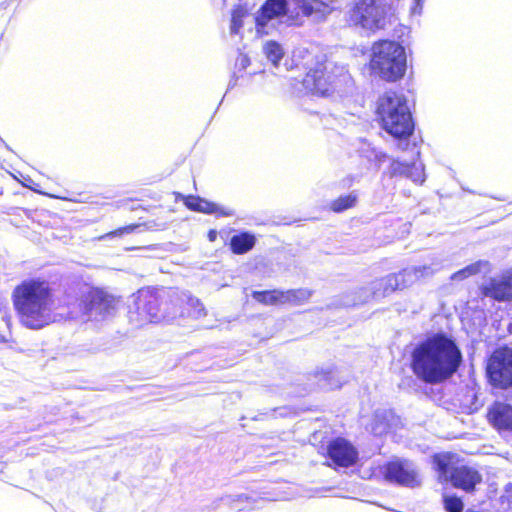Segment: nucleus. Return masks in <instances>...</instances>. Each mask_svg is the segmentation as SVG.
Wrapping results in <instances>:
<instances>
[{"instance_id":"1","label":"nucleus","mask_w":512,"mask_h":512,"mask_svg":"<svg viewBox=\"0 0 512 512\" xmlns=\"http://www.w3.org/2000/svg\"><path fill=\"white\" fill-rule=\"evenodd\" d=\"M462 362L455 341L445 333H436L420 342L412 352V370L423 382L438 384L452 377Z\"/></svg>"},{"instance_id":"2","label":"nucleus","mask_w":512,"mask_h":512,"mask_svg":"<svg viewBox=\"0 0 512 512\" xmlns=\"http://www.w3.org/2000/svg\"><path fill=\"white\" fill-rule=\"evenodd\" d=\"M293 61L297 67L306 70L302 84L309 93L328 96L350 81L346 68L327 61L316 46L295 49Z\"/></svg>"},{"instance_id":"3","label":"nucleus","mask_w":512,"mask_h":512,"mask_svg":"<svg viewBox=\"0 0 512 512\" xmlns=\"http://www.w3.org/2000/svg\"><path fill=\"white\" fill-rule=\"evenodd\" d=\"M333 11V7L323 0H266L255 16L258 34H268L271 20L285 16L289 26H302L305 18L321 22Z\"/></svg>"},{"instance_id":"4","label":"nucleus","mask_w":512,"mask_h":512,"mask_svg":"<svg viewBox=\"0 0 512 512\" xmlns=\"http://www.w3.org/2000/svg\"><path fill=\"white\" fill-rule=\"evenodd\" d=\"M12 298L24 326L40 329L54 321L53 299L47 282L24 281L14 289Z\"/></svg>"},{"instance_id":"5","label":"nucleus","mask_w":512,"mask_h":512,"mask_svg":"<svg viewBox=\"0 0 512 512\" xmlns=\"http://www.w3.org/2000/svg\"><path fill=\"white\" fill-rule=\"evenodd\" d=\"M180 298L176 292L154 293L149 290H140L129 306V321L136 327L148 323L170 322L178 317L177 304Z\"/></svg>"},{"instance_id":"6","label":"nucleus","mask_w":512,"mask_h":512,"mask_svg":"<svg viewBox=\"0 0 512 512\" xmlns=\"http://www.w3.org/2000/svg\"><path fill=\"white\" fill-rule=\"evenodd\" d=\"M377 114L382 128L395 138H406L414 130V123L405 96L387 91L378 100Z\"/></svg>"},{"instance_id":"7","label":"nucleus","mask_w":512,"mask_h":512,"mask_svg":"<svg viewBox=\"0 0 512 512\" xmlns=\"http://www.w3.org/2000/svg\"><path fill=\"white\" fill-rule=\"evenodd\" d=\"M371 70L386 81L400 79L406 71V53L395 41L383 40L372 47Z\"/></svg>"},{"instance_id":"8","label":"nucleus","mask_w":512,"mask_h":512,"mask_svg":"<svg viewBox=\"0 0 512 512\" xmlns=\"http://www.w3.org/2000/svg\"><path fill=\"white\" fill-rule=\"evenodd\" d=\"M432 462L441 483L450 482L453 487L469 493L482 482V475L475 467L453 465L448 454H436Z\"/></svg>"},{"instance_id":"9","label":"nucleus","mask_w":512,"mask_h":512,"mask_svg":"<svg viewBox=\"0 0 512 512\" xmlns=\"http://www.w3.org/2000/svg\"><path fill=\"white\" fill-rule=\"evenodd\" d=\"M388 5L384 0H353L346 11L347 22L368 31L383 29Z\"/></svg>"},{"instance_id":"10","label":"nucleus","mask_w":512,"mask_h":512,"mask_svg":"<svg viewBox=\"0 0 512 512\" xmlns=\"http://www.w3.org/2000/svg\"><path fill=\"white\" fill-rule=\"evenodd\" d=\"M78 306L82 321L99 322L114 314L116 301L102 290L91 289L82 295Z\"/></svg>"},{"instance_id":"11","label":"nucleus","mask_w":512,"mask_h":512,"mask_svg":"<svg viewBox=\"0 0 512 512\" xmlns=\"http://www.w3.org/2000/svg\"><path fill=\"white\" fill-rule=\"evenodd\" d=\"M384 479L399 486L419 487L422 479L416 464L408 459L396 458L382 467Z\"/></svg>"},{"instance_id":"12","label":"nucleus","mask_w":512,"mask_h":512,"mask_svg":"<svg viewBox=\"0 0 512 512\" xmlns=\"http://www.w3.org/2000/svg\"><path fill=\"white\" fill-rule=\"evenodd\" d=\"M487 374L496 387L512 386V348L500 347L492 353L487 364Z\"/></svg>"},{"instance_id":"13","label":"nucleus","mask_w":512,"mask_h":512,"mask_svg":"<svg viewBox=\"0 0 512 512\" xmlns=\"http://www.w3.org/2000/svg\"><path fill=\"white\" fill-rule=\"evenodd\" d=\"M480 290L485 297L499 302L510 301L512 300V277L504 275L490 278L481 285Z\"/></svg>"},{"instance_id":"14","label":"nucleus","mask_w":512,"mask_h":512,"mask_svg":"<svg viewBox=\"0 0 512 512\" xmlns=\"http://www.w3.org/2000/svg\"><path fill=\"white\" fill-rule=\"evenodd\" d=\"M330 459L341 467L354 465L358 458V452L347 440L337 438L328 445Z\"/></svg>"},{"instance_id":"15","label":"nucleus","mask_w":512,"mask_h":512,"mask_svg":"<svg viewBox=\"0 0 512 512\" xmlns=\"http://www.w3.org/2000/svg\"><path fill=\"white\" fill-rule=\"evenodd\" d=\"M489 423L501 434L512 432V405L495 402L488 410Z\"/></svg>"},{"instance_id":"16","label":"nucleus","mask_w":512,"mask_h":512,"mask_svg":"<svg viewBox=\"0 0 512 512\" xmlns=\"http://www.w3.org/2000/svg\"><path fill=\"white\" fill-rule=\"evenodd\" d=\"M439 269V264L414 266L405 268L392 275L397 279L398 289H404L411 286L421 278L432 276Z\"/></svg>"},{"instance_id":"17","label":"nucleus","mask_w":512,"mask_h":512,"mask_svg":"<svg viewBox=\"0 0 512 512\" xmlns=\"http://www.w3.org/2000/svg\"><path fill=\"white\" fill-rule=\"evenodd\" d=\"M396 290H398L397 279L392 274H389L385 277L372 281L369 291L364 288L361 289L360 293L365 294V296H359L358 303H364L368 301L370 297L377 299L383 298ZM354 304H357V302Z\"/></svg>"},{"instance_id":"18","label":"nucleus","mask_w":512,"mask_h":512,"mask_svg":"<svg viewBox=\"0 0 512 512\" xmlns=\"http://www.w3.org/2000/svg\"><path fill=\"white\" fill-rule=\"evenodd\" d=\"M390 172L392 176H405L415 183H423L425 180L424 167L422 163L414 162L412 164H406L399 161H393L390 166Z\"/></svg>"},{"instance_id":"19","label":"nucleus","mask_w":512,"mask_h":512,"mask_svg":"<svg viewBox=\"0 0 512 512\" xmlns=\"http://www.w3.org/2000/svg\"><path fill=\"white\" fill-rule=\"evenodd\" d=\"M186 206L194 211L206 214H218L221 216H232L234 211L230 208L220 207L215 203L201 199L199 197H190L185 202Z\"/></svg>"},{"instance_id":"20","label":"nucleus","mask_w":512,"mask_h":512,"mask_svg":"<svg viewBox=\"0 0 512 512\" xmlns=\"http://www.w3.org/2000/svg\"><path fill=\"white\" fill-rule=\"evenodd\" d=\"M176 295L180 298L177 304L178 316H183L184 312L181 310V305L186 304L188 316L194 319H199L206 315L205 307L199 299L192 297L186 293H177Z\"/></svg>"},{"instance_id":"21","label":"nucleus","mask_w":512,"mask_h":512,"mask_svg":"<svg viewBox=\"0 0 512 512\" xmlns=\"http://www.w3.org/2000/svg\"><path fill=\"white\" fill-rule=\"evenodd\" d=\"M256 243V238L249 232H242L232 236L230 247L234 254H244L250 251Z\"/></svg>"},{"instance_id":"22","label":"nucleus","mask_w":512,"mask_h":512,"mask_svg":"<svg viewBox=\"0 0 512 512\" xmlns=\"http://www.w3.org/2000/svg\"><path fill=\"white\" fill-rule=\"evenodd\" d=\"M252 296L256 301L265 305L284 304L283 291L280 290L254 291Z\"/></svg>"},{"instance_id":"23","label":"nucleus","mask_w":512,"mask_h":512,"mask_svg":"<svg viewBox=\"0 0 512 512\" xmlns=\"http://www.w3.org/2000/svg\"><path fill=\"white\" fill-rule=\"evenodd\" d=\"M314 377L317 379V384L320 388L323 389H332L335 387H339L340 384L338 381L334 379L335 370L334 369H321L316 370L314 373Z\"/></svg>"},{"instance_id":"24","label":"nucleus","mask_w":512,"mask_h":512,"mask_svg":"<svg viewBox=\"0 0 512 512\" xmlns=\"http://www.w3.org/2000/svg\"><path fill=\"white\" fill-rule=\"evenodd\" d=\"M311 296V291L305 288L283 291V301L295 305L306 302Z\"/></svg>"},{"instance_id":"25","label":"nucleus","mask_w":512,"mask_h":512,"mask_svg":"<svg viewBox=\"0 0 512 512\" xmlns=\"http://www.w3.org/2000/svg\"><path fill=\"white\" fill-rule=\"evenodd\" d=\"M486 267H488V262L479 260V261L472 263V264L466 266L465 268L455 272L451 276V279L454 281L463 280L465 278H468L470 276L478 274L482 270V268H486Z\"/></svg>"},{"instance_id":"26","label":"nucleus","mask_w":512,"mask_h":512,"mask_svg":"<svg viewBox=\"0 0 512 512\" xmlns=\"http://www.w3.org/2000/svg\"><path fill=\"white\" fill-rule=\"evenodd\" d=\"M357 194L352 192L345 196H340L330 204V209L334 212H342L355 206L357 202Z\"/></svg>"},{"instance_id":"27","label":"nucleus","mask_w":512,"mask_h":512,"mask_svg":"<svg viewBox=\"0 0 512 512\" xmlns=\"http://www.w3.org/2000/svg\"><path fill=\"white\" fill-rule=\"evenodd\" d=\"M247 16V10L241 5H238L232 10L230 33L238 35L243 27V20Z\"/></svg>"},{"instance_id":"28","label":"nucleus","mask_w":512,"mask_h":512,"mask_svg":"<svg viewBox=\"0 0 512 512\" xmlns=\"http://www.w3.org/2000/svg\"><path fill=\"white\" fill-rule=\"evenodd\" d=\"M263 51L268 60H270L275 66L278 65L284 55L281 45L275 41L267 42L263 47Z\"/></svg>"},{"instance_id":"29","label":"nucleus","mask_w":512,"mask_h":512,"mask_svg":"<svg viewBox=\"0 0 512 512\" xmlns=\"http://www.w3.org/2000/svg\"><path fill=\"white\" fill-rule=\"evenodd\" d=\"M444 508L447 512H462L463 511V502L461 498L457 496H443Z\"/></svg>"},{"instance_id":"30","label":"nucleus","mask_w":512,"mask_h":512,"mask_svg":"<svg viewBox=\"0 0 512 512\" xmlns=\"http://www.w3.org/2000/svg\"><path fill=\"white\" fill-rule=\"evenodd\" d=\"M139 226L140 225H137V224H131V225L119 228V229H117V230H115L113 232H110L105 237L122 236L124 234H129V233L134 232Z\"/></svg>"},{"instance_id":"31","label":"nucleus","mask_w":512,"mask_h":512,"mask_svg":"<svg viewBox=\"0 0 512 512\" xmlns=\"http://www.w3.org/2000/svg\"><path fill=\"white\" fill-rule=\"evenodd\" d=\"M249 65L250 59L244 54H240L235 61V67L238 72L245 70Z\"/></svg>"},{"instance_id":"32","label":"nucleus","mask_w":512,"mask_h":512,"mask_svg":"<svg viewBox=\"0 0 512 512\" xmlns=\"http://www.w3.org/2000/svg\"><path fill=\"white\" fill-rule=\"evenodd\" d=\"M217 238V232L215 230H210L208 233V239L213 242Z\"/></svg>"},{"instance_id":"33","label":"nucleus","mask_w":512,"mask_h":512,"mask_svg":"<svg viewBox=\"0 0 512 512\" xmlns=\"http://www.w3.org/2000/svg\"><path fill=\"white\" fill-rule=\"evenodd\" d=\"M375 158L379 161V162H383L386 158V154L385 153H382V152H378L375 154Z\"/></svg>"},{"instance_id":"34","label":"nucleus","mask_w":512,"mask_h":512,"mask_svg":"<svg viewBox=\"0 0 512 512\" xmlns=\"http://www.w3.org/2000/svg\"><path fill=\"white\" fill-rule=\"evenodd\" d=\"M243 499H248V497L245 495H238L237 499H233V501H242Z\"/></svg>"},{"instance_id":"35","label":"nucleus","mask_w":512,"mask_h":512,"mask_svg":"<svg viewBox=\"0 0 512 512\" xmlns=\"http://www.w3.org/2000/svg\"><path fill=\"white\" fill-rule=\"evenodd\" d=\"M221 501H224L226 503H230L232 501V498H231V496H227V497L222 498Z\"/></svg>"},{"instance_id":"36","label":"nucleus","mask_w":512,"mask_h":512,"mask_svg":"<svg viewBox=\"0 0 512 512\" xmlns=\"http://www.w3.org/2000/svg\"><path fill=\"white\" fill-rule=\"evenodd\" d=\"M417 1L419 2L420 0H417Z\"/></svg>"}]
</instances>
